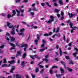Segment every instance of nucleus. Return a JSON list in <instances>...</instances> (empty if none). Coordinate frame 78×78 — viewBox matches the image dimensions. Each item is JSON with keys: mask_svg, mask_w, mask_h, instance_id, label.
<instances>
[{"mask_svg": "<svg viewBox=\"0 0 78 78\" xmlns=\"http://www.w3.org/2000/svg\"><path fill=\"white\" fill-rule=\"evenodd\" d=\"M9 38L11 39V41H15V38H14V37H10Z\"/></svg>", "mask_w": 78, "mask_h": 78, "instance_id": "dca6fc26", "label": "nucleus"}, {"mask_svg": "<svg viewBox=\"0 0 78 78\" xmlns=\"http://www.w3.org/2000/svg\"><path fill=\"white\" fill-rule=\"evenodd\" d=\"M69 25L71 28H73V23H69Z\"/></svg>", "mask_w": 78, "mask_h": 78, "instance_id": "f3484780", "label": "nucleus"}, {"mask_svg": "<svg viewBox=\"0 0 78 78\" xmlns=\"http://www.w3.org/2000/svg\"><path fill=\"white\" fill-rule=\"evenodd\" d=\"M50 19H51V20H49L48 21V23H51L52 22H54V21H55V20H54V18H55L53 17V16H50Z\"/></svg>", "mask_w": 78, "mask_h": 78, "instance_id": "7ed1b4c3", "label": "nucleus"}, {"mask_svg": "<svg viewBox=\"0 0 78 78\" xmlns=\"http://www.w3.org/2000/svg\"><path fill=\"white\" fill-rule=\"evenodd\" d=\"M52 34L53 33L51 31L48 33V36H51Z\"/></svg>", "mask_w": 78, "mask_h": 78, "instance_id": "c9c22d12", "label": "nucleus"}, {"mask_svg": "<svg viewBox=\"0 0 78 78\" xmlns=\"http://www.w3.org/2000/svg\"><path fill=\"white\" fill-rule=\"evenodd\" d=\"M15 30V29L14 28V27H13L12 28V31H14Z\"/></svg>", "mask_w": 78, "mask_h": 78, "instance_id": "338daca9", "label": "nucleus"}, {"mask_svg": "<svg viewBox=\"0 0 78 78\" xmlns=\"http://www.w3.org/2000/svg\"><path fill=\"white\" fill-rule=\"evenodd\" d=\"M39 67H40V68H41V69H43V68L44 67V66L42 65H39Z\"/></svg>", "mask_w": 78, "mask_h": 78, "instance_id": "49530a36", "label": "nucleus"}, {"mask_svg": "<svg viewBox=\"0 0 78 78\" xmlns=\"http://www.w3.org/2000/svg\"><path fill=\"white\" fill-rule=\"evenodd\" d=\"M4 47L5 45H2L0 46V48H3Z\"/></svg>", "mask_w": 78, "mask_h": 78, "instance_id": "c03bdc74", "label": "nucleus"}, {"mask_svg": "<svg viewBox=\"0 0 78 78\" xmlns=\"http://www.w3.org/2000/svg\"><path fill=\"white\" fill-rule=\"evenodd\" d=\"M43 35L44 36H48V34L47 33L44 34Z\"/></svg>", "mask_w": 78, "mask_h": 78, "instance_id": "de8ad7c7", "label": "nucleus"}, {"mask_svg": "<svg viewBox=\"0 0 78 78\" xmlns=\"http://www.w3.org/2000/svg\"><path fill=\"white\" fill-rule=\"evenodd\" d=\"M9 44H10L12 46V48H11V50H14L15 49V44L13 43H9Z\"/></svg>", "mask_w": 78, "mask_h": 78, "instance_id": "0eeeda50", "label": "nucleus"}, {"mask_svg": "<svg viewBox=\"0 0 78 78\" xmlns=\"http://www.w3.org/2000/svg\"><path fill=\"white\" fill-rule=\"evenodd\" d=\"M3 60L4 61V62H3V63H4V64H5V63H7V62L6 61V58H4L3 59Z\"/></svg>", "mask_w": 78, "mask_h": 78, "instance_id": "412c9836", "label": "nucleus"}, {"mask_svg": "<svg viewBox=\"0 0 78 78\" xmlns=\"http://www.w3.org/2000/svg\"><path fill=\"white\" fill-rule=\"evenodd\" d=\"M45 48H44L43 49H40V51H41V52H43V51H44V50H45Z\"/></svg>", "mask_w": 78, "mask_h": 78, "instance_id": "cd10ccee", "label": "nucleus"}, {"mask_svg": "<svg viewBox=\"0 0 78 78\" xmlns=\"http://www.w3.org/2000/svg\"><path fill=\"white\" fill-rule=\"evenodd\" d=\"M39 72V68L37 67L36 68V69L35 70V72L36 73H37Z\"/></svg>", "mask_w": 78, "mask_h": 78, "instance_id": "72a5a7b5", "label": "nucleus"}, {"mask_svg": "<svg viewBox=\"0 0 78 78\" xmlns=\"http://www.w3.org/2000/svg\"><path fill=\"white\" fill-rule=\"evenodd\" d=\"M59 28H57V29L56 30V31H55V30H56L55 28H54V33H57L59 32Z\"/></svg>", "mask_w": 78, "mask_h": 78, "instance_id": "9b49d317", "label": "nucleus"}, {"mask_svg": "<svg viewBox=\"0 0 78 78\" xmlns=\"http://www.w3.org/2000/svg\"><path fill=\"white\" fill-rule=\"evenodd\" d=\"M64 16H62L61 18V19L62 20H63V19H64Z\"/></svg>", "mask_w": 78, "mask_h": 78, "instance_id": "69168bd1", "label": "nucleus"}, {"mask_svg": "<svg viewBox=\"0 0 78 78\" xmlns=\"http://www.w3.org/2000/svg\"><path fill=\"white\" fill-rule=\"evenodd\" d=\"M65 58L66 59H70V58L68 56H66Z\"/></svg>", "mask_w": 78, "mask_h": 78, "instance_id": "a18cd8bd", "label": "nucleus"}, {"mask_svg": "<svg viewBox=\"0 0 78 78\" xmlns=\"http://www.w3.org/2000/svg\"><path fill=\"white\" fill-rule=\"evenodd\" d=\"M8 62L10 64H13L14 62H15V60H12L11 61H8Z\"/></svg>", "mask_w": 78, "mask_h": 78, "instance_id": "9d476101", "label": "nucleus"}, {"mask_svg": "<svg viewBox=\"0 0 78 78\" xmlns=\"http://www.w3.org/2000/svg\"><path fill=\"white\" fill-rule=\"evenodd\" d=\"M25 47L24 48V51H26V50H27V48H28V46L27 45V44H23L21 46V47Z\"/></svg>", "mask_w": 78, "mask_h": 78, "instance_id": "20e7f679", "label": "nucleus"}, {"mask_svg": "<svg viewBox=\"0 0 78 78\" xmlns=\"http://www.w3.org/2000/svg\"><path fill=\"white\" fill-rule=\"evenodd\" d=\"M8 65L7 64H3L2 65V67H7Z\"/></svg>", "mask_w": 78, "mask_h": 78, "instance_id": "393cba45", "label": "nucleus"}, {"mask_svg": "<svg viewBox=\"0 0 78 78\" xmlns=\"http://www.w3.org/2000/svg\"><path fill=\"white\" fill-rule=\"evenodd\" d=\"M56 77H57V78H61V75L60 74H59V75L56 74Z\"/></svg>", "mask_w": 78, "mask_h": 78, "instance_id": "7c9ffc66", "label": "nucleus"}, {"mask_svg": "<svg viewBox=\"0 0 78 78\" xmlns=\"http://www.w3.org/2000/svg\"><path fill=\"white\" fill-rule=\"evenodd\" d=\"M25 61H23V62H21V66H23L22 67V69H23L24 67H25Z\"/></svg>", "mask_w": 78, "mask_h": 78, "instance_id": "1a4fd4ad", "label": "nucleus"}, {"mask_svg": "<svg viewBox=\"0 0 78 78\" xmlns=\"http://www.w3.org/2000/svg\"><path fill=\"white\" fill-rule=\"evenodd\" d=\"M18 34L19 35H22L23 34V33H18Z\"/></svg>", "mask_w": 78, "mask_h": 78, "instance_id": "3c124183", "label": "nucleus"}, {"mask_svg": "<svg viewBox=\"0 0 78 78\" xmlns=\"http://www.w3.org/2000/svg\"><path fill=\"white\" fill-rule=\"evenodd\" d=\"M69 64H74V62L73 61H70L69 62Z\"/></svg>", "mask_w": 78, "mask_h": 78, "instance_id": "e433bc0d", "label": "nucleus"}, {"mask_svg": "<svg viewBox=\"0 0 78 78\" xmlns=\"http://www.w3.org/2000/svg\"><path fill=\"white\" fill-rule=\"evenodd\" d=\"M54 5L55 6H58V5L56 3H55L54 4Z\"/></svg>", "mask_w": 78, "mask_h": 78, "instance_id": "bf43d9fd", "label": "nucleus"}, {"mask_svg": "<svg viewBox=\"0 0 78 78\" xmlns=\"http://www.w3.org/2000/svg\"><path fill=\"white\" fill-rule=\"evenodd\" d=\"M11 17V16L10 15V14H8V15L7 16V18L8 19H9L10 18V17Z\"/></svg>", "mask_w": 78, "mask_h": 78, "instance_id": "a19ab883", "label": "nucleus"}, {"mask_svg": "<svg viewBox=\"0 0 78 78\" xmlns=\"http://www.w3.org/2000/svg\"><path fill=\"white\" fill-rule=\"evenodd\" d=\"M13 27V25H12V26H9L8 27L9 28H12Z\"/></svg>", "mask_w": 78, "mask_h": 78, "instance_id": "4d7b16f0", "label": "nucleus"}, {"mask_svg": "<svg viewBox=\"0 0 78 78\" xmlns=\"http://www.w3.org/2000/svg\"><path fill=\"white\" fill-rule=\"evenodd\" d=\"M49 72H50V74L52 75V74H53V70L51 69H50L49 70Z\"/></svg>", "mask_w": 78, "mask_h": 78, "instance_id": "58836bf2", "label": "nucleus"}, {"mask_svg": "<svg viewBox=\"0 0 78 78\" xmlns=\"http://www.w3.org/2000/svg\"><path fill=\"white\" fill-rule=\"evenodd\" d=\"M55 12H56L57 13H59V11H60V10H58L57 9H55Z\"/></svg>", "mask_w": 78, "mask_h": 78, "instance_id": "f704fd0d", "label": "nucleus"}, {"mask_svg": "<svg viewBox=\"0 0 78 78\" xmlns=\"http://www.w3.org/2000/svg\"><path fill=\"white\" fill-rule=\"evenodd\" d=\"M32 11V9H31V8H30L28 10V12H30V11Z\"/></svg>", "mask_w": 78, "mask_h": 78, "instance_id": "680f3d73", "label": "nucleus"}, {"mask_svg": "<svg viewBox=\"0 0 78 78\" xmlns=\"http://www.w3.org/2000/svg\"><path fill=\"white\" fill-rule=\"evenodd\" d=\"M25 30V28H23V29L20 30V32H22V33H23V31H24Z\"/></svg>", "mask_w": 78, "mask_h": 78, "instance_id": "473e14b6", "label": "nucleus"}, {"mask_svg": "<svg viewBox=\"0 0 78 78\" xmlns=\"http://www.w3.org/2000/svg\"><path fill=\"white\" fill-rule=\"evenodd\" d=\"M42 63H43V61L39 62V63L38 64V65H40V64H42Z\"/></svg>", "mask_w": 78, "mask_h": 78, "instance_id": "052dcab7", "label": "nucleus"}, {"mask_svg": "<svg viewBox=\"0 0 78 78\" xmlns=\"http://www.w3.org/2000/svg\"><path fill=\"white\" fill-rule=\"evenodd\" d=\"M41 5L42 6H44L45 5V3H41Z\"/></svg>", "mask_w": 78, "mask_h": 78, "instance_id": "8fccbe9b", "label": "nucleus"}, {"mask_svg": "<svg viewBox=\"0 0 78 78\" xmlns=\"http://www.w3.org/2000/svg\"><path fill=\"white\" fill-rule=\"evenodd\" d=\"M34 56H33L32 55H30V58H31V59H34Z\"/></svg>", "mask_w": 78, "mask_h": 78, "instance_id": "37998d69", "label": "nucleus"}, {"mask_svg": "<svg viewBox=\"0 0 78 78\" xmlns=\"http://www.w3.org/2000/svg\"><path fill=\"white\" fill-rule=\"evenodd\" d=\"M56 36L57 37H61V34L58 33V34H56Z\"/></svg>", "mask_w": 78, "mask_h": 78, "instance_id": "4be33fe9", "label": "nucleus"}, {"mask_svg": "<svg viewBox=\"0 0 78 78\" xmlns=\"http://www.w3.org/2000/svg\"><path fill=\"white\" fill-rule=\"evenodd\" d=\"M31 75H32L33 78H35V75H34L33 74H31Z\"/></svg>", "mask_w": 78, "mask_h": 78, "instance_id": "5fc2aeb1", "label": "nucleus"}, {"mask_svg": "<svg viewBox=\"0 0 78 78\" xmlns=\"http://www.w3.org/2000/svg\"><path fill=\"white\" fill-rule=\"evenodd\" d=\"M58 2L59 4L61 5H63V2L62 0H58Z\"/></svg>", "mask_w": 78, "mask_h": 78, "instance_id": "2eb2a0df", "label": "nucleus"}, {"mask_svg": "<svg viewBox=\"0 0 78 78\" xmlns=\"http://www.w3.org/2000/svg\"><path fill=\"white\" fill-rule=\"evenodd\" d=\"M16 78H22L21 76L19 75L18 74H16Z\"/></svg>", "mask_w": 78, "mask_h": 78, "instance_id": "aec40b11", "label": "nucleus"}, {"mask_svg": "<svg viewBox=\"0 0 78 78\" xmlns=\"http://www.w3.org/2000/svg\"><path fill=\"white\" fill-rule=\"evenodd\" d=\"M33 28L34 29H37V28H38V27H37V26H34V27H33Z\"/></svg>", "mask_w": 78, "mask_h": 78, "instance_id": "6e6d98bb", "label": "nucleus"}, {"mask_svg": "<svg viewBox=\"0 0 78 78\" xmlns=\"http://www.w3.org/2000/svg\"><path fill=\"white\" fill-rule=\"evenodd\" d=\"M43 61H45L46 62V63H47L48 62V60L46 58H44L43 59Z\"/></svg>", "mask_w": 78, "mask_h": 78, "instance_id": "5701e85b", "label": "nucleus"}, {"mask_svg": "<svg viewBox=\"0 0 78 78\" xmlns=\"http://www.w3.org/2000/svg\"><path fill=\"white\" fill-rule=\"evenodd\" d=\"M17 54L16 55V56H18V55H21V52L20 51H17Z\"/></svg>", "mask_w": 78, "mask_h": 78, "instance_id": "2f4dec72", "label": "nucleus"}, {"mask_svg": "<svg viewBox=\"0 0 78 78\" xmlns=\"http://www.w3.org/2000/svg\"><path fill=\"white\" fill-rule=\"evenodd\" d=\"M37 39L35 40L34 42H35L36 45H38V41L40 40V35L38 34H37Z\"/></svg>", "mask_w": 78, "mask_h": 78, "instance_id": "f03ea898", "label": "nucleus"}, {"mask_svg": "<svg viewBox=\"0 0 78 78\" xmlns=\"http://www.w3.org/2000/svg\"><path fill=\"white\" fill-rule=\"evenodd\" d=\"M20 12H24V10L23 9H20Z\"/></svg>", "mask_w": 78, "mask_h": 78, "instance_id": "79ce46f5", "label": "nucleus"}, {"mask_svg": "<svg viewBox=\"0 0 78 78\" xmlns=\"http://www.w3.org/2000/svg\"><path fill=\"white\" fill-rule=\"evenodd\" d=\"M12 13H13V14H16V10H13L12 12Z\"/></svg>", "mask_w": 78, "mask_h": 78, "instance_id": "603ef678", "label": "nucleus"}, {"mask_svg": "<svg viewBox=\"0 0 78 78\" xmlns=\"http://www.w3.org/2000/svg\"><path fill=\"white\" fill-rule=\"evenodd\" d=\"M60 70L61 72V74H60V76H63L64 75V69H62V67H61L60 68Z\"/></svg>", "mask_w": 78, "mask_h": 78, "instance_id": "39448f33", "label": "nucleus"}, {"mask_svg": "<svg viewBox=\"0 0 78 78\" xmlns=\"http://www.w3.org/2000/svg\"><path fill=\"white\" fill-rule=\"evenodd\" d=\"M44 69H42L40 71V73L43 74V73H44Z\"/></svg>", "mask_w": 78, "mask_h": 78, "instance_id": "ea45409f", "label": "nucleus"}, {"mask_svg": "<svg viewBox=\"0 0 78 78\" xmlns=\"http://www.w3.org/2000/svg\"><path fill=\"white\" fill-rule=\"evenodd\" d=\"M68 46L69 47H70L72 46V43H70L68 44Z\"/></svg>", "mask_w": 78, "mask_h": 78, "instance_id": "0e129e2a", "label": "nucleus"}, {"mask_svg": "<svg viewBox=\"0 0 78 78\" xmlns=\"http://www.w3.org/2000/svg\"><path fill=\"white\" fill-rule=\"evenodd\" d=\"M32 11H35L37 12L38 11V10H37V9H36L35 7H34L32 9Z\"/></svg>", "mask_w": 78, "mask_h": 78, "instance_id": "c756f323", "label": "nucleus"}, {"mask_svg": "<svg viewBox=\"0 0 78 78\" xmlns=\"http://www.w3.org/2000/svg\"><path fill=\"white\" fill-rule=\"evenodd\" d=\"M58 66H53L51 68V69H56L58 68Z\"/></svg>", "mask_w": 78, "mask_h": 78, "instance_id": "a878e982", "label": "nucleus"}, {"mask_svg": "<svg viewBox=\"0 0 78 78\" xmlns=\"http://www.w3.org/2000/svg\"><path fill=\"white\" fill-rule=\"evenodd\" d=\"M30 35H29V37H27L26 39V40L27 41L30 40Z\"/></svg>", "mask_w": 78, "mask_h": 78, "instance_id": "4c0bfd02", "label": "nucleus"}, {"mask_svg": "<svg viewBox=\"0 0 78 78\" xmlns=\"http://www.w3.org/2000/svg\"><path fill=\"white\" fill-rule=\"evenodd\" d=\"M49 54H48L47 55H45L44 57L45 59H47V58H48V57H49Z\"/></svg>", "mask_w": 78, "mask_h": 78, "instance_id": "bb28decb", "label": "nucleus"}, {"mask_svg": "<svg viewBox=\"0 0 78 78\" xmlns=\"http://www.w3.org/2000/svg\"><path fill=\"white\" fill-rule=\"evenodd\" d=\"M16 46H18V47H19L20 48H21V47H20V45L18 44V43H16Z\"/></svg>", "mask_w": 78, "mask_h": 78, "instance_id": "13d9d810", "label": "nucleus"}, {"mask_svg": "<svg viewBox=\"0 0 78 78\" xmlns=\"http://www.w3.org/2000/svg\"><path fill=\"white\" fill-rule=\"evenodd\" d=\"M12 68H11V70L10 71V73H14L13 71L14 70V69H15L16 68H15V66H12Z\"/></svg>", "mask_w": 78, "mask_h": 78, "instance_id": "6e6552de", "label": "nucleus"}, {"mask_svg": "<svg viewBox=\"0 0 78 78\" xmlns=\"http://www.w3.org/2000/svg\"><path fill=\"white\" fill-rule=\"evenodd\" d=\"M59 48V45H57L56 46V49H58V48Z\"/></svg>", "mask_w": 78, "mask_h": 78, "instance_id": "774afa93", "label": "nucleus"}, {"mask_svg": "<svg viewBox=\"0 0 78 78\" xmlns=\"http://www.w3.org/2000/svg\"><path fill=\"white\" fill-rule=\"evenodd\" d=\"M42 41L43 43L41 45V47L42 48L45 47V44H46V41H45V40H43Z\"/></svg>", "mask_w": 78, "mask_h": 78, "instance_id": "423d86ee", "label": "nucleus"}, {"mask_svg": "<svg viewBox=\"0 0 78 78\" xmlns=\"http://www.w3.org/2000/svg\"><path fill=\"white\" fill-rule=\"evenodd\" d=\"M34 56L38 59H41V58H40V57H39V56H37V55H34Z\"/></svg>", "mask_w": 78, "mask_h": 78, "instance_id": "ddd939ff", "label": "nucleus"}, {"mask_svg": "<svg viewBox=\"0 0 78 78\" xmlns=\"http://www.w3.org/2000/svg\"><path fill=\"white\" fill-rule=\"evenodd\" d=\"M10 24H11V23H9V22L7 23V27H9V25H10Z\"/></svg>", "mask_w": 78, "mask_h": 78, "instance_id": "09e8293b", "label": "nucleus"}, {"mask_svg": "<svg viewBox=\"0 0 78 78\" xmlns=\"http://www.w3.org/2000/svg\"><path fill=\"white\" fill-rule=\"evenodd\" d=\"M34 64V61H32L30 62L31 64Z\"/></svg>", "mask_w": 78, "mask_h": 78, "instance_id": "e2e57ef3", "label": "nucleus"}, {"mask_svg": "<svg viewBox=\"0 0 78 78\" xmlns=\"http://www.w3.org/2000/svg\"><path fill=\"white\" fill-rule=\"evenodd\" d=\"M78 54V52H75V53H73V56H74V58H76V55Z\"/></svg>", "mask_w": 78, "mask_h": 78, "instance_id": "a211bd4d", "label": "nucleus"}, {"mask_svg": "<svg viewBox=\"0 0 78 78\" xmlns=\"http://www.w3.org/2000/svg\"><path fill=\"white\" fill-rule=\"evenodd\" d=\"M22 57L23 59L27 57V54L26 53H24L23 54V55Z\"/></svg>", "mask_w": 78, "mask_h": 78, "instance_id": "f8f14e48", "label": "nucleus"}, {"mask_svg": "<svg viewBox=\"0 0 78 78\" xmlns=\"http://www.w3.org/2000/svg\"><path fill=\"white\" fill-rule=\"evenodd\" d=\"M11 33L12 35H14V34H16V33L14 31H11Z\"/></svg>", "mask_w": 78, "mask_h": 78, "instance_id": "c85d7f7f", "label": "nucleus"}, {"mask_svg": "<svg viewBox=\"0 0 78 78\" xmlns=\"http://www.w3.org/2000/svg\"><path fill=\"white\" fill-rule=\"evenodd\" d=\"M60 62L61 64H62L64 66V68H66V62H63L62 61H60ZM66 69H67L69 71V72H71L73 71V69H71L69 67H66Z\"/></svg>", "mask_w": 78, "mask_h": 78, "instance_id": "f257e3e1", "label": "nucleus"}, {"mask_svg": "<svg viewBox=\"0 0 78 78\" xmlns=\"http://www.w3.org/2000/svg\"><path fill=\"white\" fill-rule=\"evenodd\" d=\"M45 3L46 5H47V6H49V7H52L51 5H49V3L48 2H46Z\"/></svg>", "mask_w": 78, "mask_h": 78, "instance_id": "b1692460", "label": "nucleus"}, {"mask_svg": "<svg viewBox=\"0 0 78 78\" xmlns=\"http://www.w3.org/2000/svg\"><path fill=\"white\" fill-rule=\"evenodd\" d=\"M24 3H28V0H24L23 1Z\"/></svg>", "mask_w": 78, "mask_h": 78, "instance_id": "864d4df0", "label": "nucleus"}, {"mask_svg": "<svg viewBox=\"0 0 78 78\" xmlns=\"http://www.w3.org/2000/svg\"><path fill=\"white\" fill-rule=\"evenodd\" d=\"M59 53L60 56H62V49L61 48H59Z\"/></svg>", "mask_w": 78, "mask_h": 78, "instance_id": "4468645a", "label": "nucleus"}, {"mask_svg": "<svg viewBox=\"0 0 78 78\" xmlns=\"http://www.w3.org/2000/svg\"><path fill=\"white\" fill-rule=\"evenodd\" d=\"M75 14L74 13V14H73L72 13H71V16L69 17V18H72L73 16H75Z\"/></svg>", "mask_w": 78, "mask_h": 78, "instance_id": "6ab92c4d", "label": "nucleus"}]
</instances>
